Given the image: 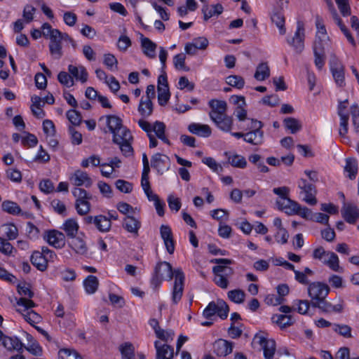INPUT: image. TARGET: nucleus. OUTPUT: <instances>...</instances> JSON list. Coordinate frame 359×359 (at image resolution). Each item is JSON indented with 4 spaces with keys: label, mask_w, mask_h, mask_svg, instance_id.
<instances>
[{
    "label": "nucleus",
    "mask_w": 359,
    "mask_h": 359,
    "mask_svg": "<svg viewBox=\"0 0 359 359\" xmlns=\"http://www.w3.org/2000/svg\"><path fill=\"white\" fill-rule=\"evenodd\" d=\"M175 278L172 289L171 299L173 304H177L182 299L184 292V274L181 269L172 270V266L167 262H158L155 269L151 283L157 289L163 279L170 280Z\"/></svg>",
    "instance_id": "obj_1"
},
{
    "label": "nucleus",
    "mask_w": 359,
    "mask_h": 359,
    "mask_svg": "<svg viewBox=\"0 0 359 359\" xmlns=\"http://www.w3.org/2000/svg\"><path fill=\"white\" fill-rule=\"evenodd\" d=\"M18 308L17 311L20 313L24 319L31 325L34 326V324H38L41 320V317L35 311L31 310L32 308L35 306L34 302L29 299L20 298L17 302Z\"/></svg>",
    "instance_id": "obj_2"
},
{
    "label": "nucleus",
    "mask_w": 359,
    "mask_h": 359,
    "mask_svg": "<svg viewBox=\"0 0 359 359\" xmlns=\"http://www.w3.org/2000/svg\"><path fill=\"white\" fill-rule=\"evenodd\" d=\"M79 183L76 184V187L72 190L73 195L76 198L75 202V208L79 215H86L90 210V203L89 200L91 198V195L87 191L79 187L82 185L83 181H78Z\"/></svg>",
    "instance_id": "obj_3"
},
{
    "label": "nucleus",
    "mask_w": 359,
    "mask_h": 359,
    "mask_svg": "<svg viewBox=\"0 0 359 359\" xmlns=\"http://www.w3.org/2000/svg\"><path fill=\"white\" fill-rule=\"evenodd\" d=\"M138 125L147 133V135L154 131L158 138L161 140L164 143L170 144V140L167 138L165 134V125L163 122L156 121L152 126L148 121L144 119H140L138 121Z\"/></svg>",
    "instance_id": "obj_4"
},
{
    "label": "nucleus",
    "mask_w": 359,
    "mask_h": 359,
    "mask_svg": "<svg viewBox=\"0 0 359 359\" xmlns=\"http://www.w3.org/2000/svg\"><path fill=\"white\" fill-rule=\"evenodd\" d=\"M329 292V286L323 283L313 282L309 284L308 287V294L311 299L313 306L315 302L321 303L325 300Z\"/></svg>",
    "instance_id": "obj_5"
},
{
    "label": "nucleus",
    "mask_w": 359,
    "mask_h": 359,
    "mask_svg": "<svg viewBox=\"0 0 359 359\" xmlns=\"http://www.w3.org/2000/svg\"><path fill=\"white\" fill-rule=\"evenodd\" d=\"M250 131L245 133L244 141L253 145H260L264 142L263 123L256 119H251Z\"/></svg>",
    "instance_id": "obj_6"
},
{
    "label": "nucleus",
    "mask_w": 359,
    "mask_h": 359,
    "mask_svg": "<svg viewBox=\"0 0 359 359\" xmlns=\"http://www.w3.org/2000/svg\"><path fill=\"white\" fill-rule=\"evenodd\" d=\"M299 189V196L302 201L310 205H314L317 203L316 187L308 181H302L298 185Z\"/></svg>",
    "instance_id": "obj_7"
},
{
    "label": "nucleus",
    "mask_w": 359,
    "mask_h": 359,
    "mask_svg": "<svg viewBox=\"0 0 359 359\" xmlns=\"http://www.w3.org/2000/svg\"><path fill=\"white\" fill-rule=\"evenodd\" d=\"M253 344L261 346L265 359H273L276 351V342L273 339H267L263 334H257L254 337Z\"/></svg>",
    "instance_id": "obj_8"
},
{
    "label": "nucleus",
    "mask_w": 359,
    "mask_h": 359,
    "mask_svg": "<svg viewBox=\"0 0 359 359\" xmlns=\"http://www.w3.org/2000/svg\"><path fill=\"white\" fill-rule=\"evenodd\" d=\"M304 24L299 21L294 36L291 39H287L288 44L294 48L297 53H301L304 49Z\"/></svg>",
    "instance_id": "obj_9"
},
{
    "label": "nucleus",
    "mask_w": 359,
    "mask_h": 359,
    "mask_svg": "<svg viewBox=\"0 0 359 359\" xmlns=\"http://www.w3.org/2000/svg\"><path fill=\"white\" fill-rule=\"evenodd\" d=\"M86 224H94L100 232H108L111 226L110 219L107 216L100 215L97 216H86L83 219Z\"/></svg>",
    "instance_id": "obj_10"
},
{
    "label": "nucleus",
    "mask_w": 359,
    "mask_h": 359,
    "mask_svg": "<svg viewBox=\"0 0 359 359\" xmlns=\"http://www.w3.org/2000/svg\"><path fill=\"white\" fill-rule=\"evenodd\" d=\"M43 238L50 245L55 248L61 249L65 245V234L55 229L46 231Z\"/></svg>",
    "instance_id": "obj_11"
},
{
    "label": "nucleus",
    "mask_w": 359,
    "mask_h": 359,
    "mask_svg": "<svg viewBox=\"0 0 359 359\" xmlns=\"http://www.w3.org/2000/svg\"><path fill=\"white\" fill-rule=\"evenodd\" d=\"M53 38L50 39L49 50L54 59L58 60L62 56V33L59 30L53 31Z\"/></svg>",
    "instance_id": "obj_12"
},
{
    "label": "nucleus",
    "mask_w": 359,
    "mask_h": 359,
    "mask_svg": "<svg viewBox=\"0 0 359 359\" xmlns=\"http://www.w3.org/2000/svg\"><path fill=\"white\" fill-rule=\"evenodd\" d=\"M233 348V342L223 339H219L213 344V352L219 357L228 355L232 352Z\"/></svg>",
    "instance_id": "obj_13"
},
{
    "label": "nucleus",
    "mask_w": 359,
    "mask_h": 359,
    "mask_svg": "<svg viewBox=\"0 0 359 359\" xmlns=\"http://www.w3.org/2000/svg\"><path fill=\"white\" fill-rule=\"evenodd\" d=\"M208 104L211 109L209 112V116L211 120L215 117L226 114V111L227 109V104L225 101L212 99L209 101Z\"/></svg>",
    "instance_id": "obj_14"
},
{
    "label": "nucleus",
    "mask_w": 359,
    "mask_h": 359,
    "mask_svg": "<svg viewBox=\"0 0 359 359\" xmlns=\"http://www.w3.org/2000/svg\"><path fill=\"white\" fill-rule=\"evenodd\" d=\"M276 205L279 210L283 211L287 215H294L297 212V208H299V203L290 199L288 197L278 198L276 201Z\"/></svg>",
    "instance_id": "obj_15"
},
{
    "label": "nucleus",
    "mask_w": 359,
    "mask_h": 359,
    "mask_svg": "<svg viewBox=\"0 0 359 359\" xmlns=\"http://www.w3.org/2000/svg\"><path fill=\"white\" fill-rule=\"evenodd\" d=\"M341 213L345 220L349 224H354L359 219V208L351 203H344Z\"/></svg>",
    "instance_id": "obj_16"
},
{
    "label": "nucleus",
    "mask_w": 359,
    "mask_h": 359,
    "mask_svg": "<svg viewBox=\"0 0 359 359\" xmlns=\"http://www.w3.org/2000/svg\"><path fill=\"white\" fill-rule=\"evenodd\" d=\"M160 233L168 252L170 255L172 254L175 251V244L170 227L168 225H161L160 227Z\"/></svg>",
    "instance_id": "obj_17"
},
{
    "label": "nucleus",
    "mask_w": 359,
    "mask_h": 359,
    "mask_svg": "<svg viewBox=\"0 0 359 359\" xmlns=\"http://www.w3.org/2000/svg\"><path fill=\"white\" fill-rule=\"evenodd\" d=\"M107 125L109 131L114 135V138L119 140L118 133L121 132V130H125V127L122 124V120L114 115H109L106 116Z\"/></svg>",
    "instance_id": "obj_18"
},
{
    "label": "nucleus",
    "mask_w": 359,
    "mask_h": 359,
    "mask_svg": "<svg viewBox=\"0 0 359 359\" xmlns=\"http://www.w3.org/2000/svg\"><path fill=\"white\" fill-rule=\"evenodd\" d=\"M169 158L166 155L156 154L151 159V166L156 169L158 172L163 173L169 168Z\"/></svg>",
    "instance_id": "obj_19"
},
{
    "label": "nucleus",
    "mask_w": 359,
    "mask_h": 359,
    "mask_svg": "<svg viewBox=\"0 0 359 359\" xmlns=\"http://www.w3.org/2000/svg\"><path fill=\"white\" fill-rule=\"evenodd\" d=\"M156 351V359H172L174 349L168 344H161L158 341L154 342Z\"/></svg>",
    "instance_id": "obj_20"
},
{
    "label": "nucleus",
    "mask_w": 359,
    "mask_h": 359,
    "mask_svg": "<svg viewBox=\"0 0 359 359\" xmlns=\"http://www.w3.org/2000/svg\"><path fill=\"white\" fill-rule=\"evenodd\" d=\"M213 262L217 264L212 269L215 274L220 273L230 276L233 273V269L228 266V265L231 264V260L228 259H215Z\"/></svg>",
    "instance_id": "obj_21"
},
{
    "label": "nucleus",
    "mask_w": 359,
    "mask_h": 359,
    "mask_svg": "<svg viewBox=\"0 0 359 359\" xmlns=\"http://www.w3.org/2000/svg\"><path fill=\"white\" fill-rule=\"evenodd\" d=\"M68 72L73 79L81 81L82 83H85L88 81V74L83 66L76 67L69 65L68 66Z\"/></svg>",
    "instance_id": "obj_22"
},
{
    "label": "nucleus",
    "mask_w": 359,
    "mask_h": 359,
    "mask_svg": "<svg viewBox=\"0 0 359 359\" xmlns=\"http://www.w3.org/2000/svg\"><path fill=\"white\" fill-rule=\"evenodd\" d=\"M140 41L144 54L149 58H154L156 57L157 44L149 38L144 36L143 34L140 36Z\"/></svg>",
    "instance_id": "obj_23"
},
{
    "label": "nucleus",
    "mask_w": 359,
    "mask_h": 359,
    "mask_svg": "<svg viewBox=\"0 0 359 359\" xmlns=\"http://www.w3.org/2000/svg\"><path fill=\"white\" fill-rule=\"evenodd\" d=\"M212 121L215 123L216 126L221 130L228 133L233 128V120L231 116L224 115L219 117H215Z\"/></svg>",
    "instance_id": "obj_24"
},
{
    "label": "nucleus",
    "mask_w": 359,
    "mask_h": 359,
    "mask_svg": "<svg viewBox=\"0 0 359 359\" xmlns=\"http://www.w3.org/2000/svg\"><path fill=\"white\" fill-rule=\"evenodd\" d=\"M188 130L196 135L208 137L212 134V130L208 125L192 123L188 126Z\"/></svg>",
    "instance_id": "obj_25"
},
{
    "label": "nucleus",
    "mask_w": 359,
    "mask_h": 359,
    "mask_svg": "<svg viewBox=\"0 0 359 359\" xmlns=\"http://www.w3.org/2000/svg\"><path fill=\"white\" fill-rule=\"evenodd\" d=\"M122 359H145L144 354L140 353L135 355V348L132 344L125 343L120 346Z\"/></svg>",
    "instance_id": "obj_26"
},
{
    "label": "nucleus",
    "mask_w": 359,
    "mask_h": 359,
    "mask_svg": "<svg viewBox=\"0 0 359 359\" xmlns=\"http://www.w3.org/2000/svg\"><path fill=\"white\" fill-rule=\"evenodd\" d=\"M61 229L65 232L67 237L72 238L76 236L79 225L75 219L69 218L65 221Z\"/></svg>",
    "instance_id": "obj_27"
},
{
    "label": "nucleus",
    "mask_w": 359,
    "mask_h": 359,
    "mask_svg": "<svg viewBox=\"0 0 359 359\" xmlns=\"http://www.w3.org/2000/svg\"><path fill=\"white\" fill-rule=\"evenodd\" d=\"M313 307L318 308L327 313H341L344 309V304L342 302H340L333 305L331 303L323 300L321 303L315 302L313 304Z\"/></svg>",
    "instance_id": "obj_28"
},
{
    "label": "nucleus",
    "mask_w": 359,
    "mask_h": 359,
    "mask_svg": "<svg viewBox=\"0 0 359 359\" xmlns=\"http://www.w3.org/2000/svg\"><path fill=\"white\" fill-rule=\"evenodd\" d=\"M123 226L128 232L137 234L141 222L133 215H128L124 218Z\"/></svg>",
    "instance_id": "obj_29"
},
{
    "label": "nucleus",
    "mask_w": 359,
    "mask_h": 359,
    "mask_svg": "<svg viewBox=\"0 0 359 359\" xmlns=\"http://www.w3.org/2000/svg\"><path fill=\"white\" fill-rule=\"evenodd\" d=\"M2 345L8 351H20L23 348V344L16 337L5 336Z\"/></svg>",
    "instance_id": "obj_30"
},
{
    "label": "nucleus",
    "mask_w": 359,
    "mask_h": 359,
    "mask_svg": "<svg viewBox=\"0 0 359 359\" xmlns=\"http://www.w3.org/2000/svg\"><path fill=\"white\" fill-rule=\"evenodd\" d=\"M224 154L227 158L228 163L232 166L240 168H243L246 166L247 161L243 156L227 151Z\"/></svg>",
    "instance_id": "obj_31"
},
{
    "label": "nucleus",
    "mask_w": 359,
    "mask_h": 359,
    "mask_svg": "<svg viewBox=\"0 0 359 359\" xmlns=\"http://www.w3.org/2000/svg\"><path fill=\"white\" fill-rule=\"evenodd\" d=\"M222 12L223 6L220 4L213 5L211 8L208 4H205L203 5L202 8V13H203V18L205 21L215 15H220Z\"/></svg>",
    "instance_id": "obj_32"
},
{
    "label": "nucleus",
    "mask_w": 359,
    "mask_h": 359,
    "mask_svg": "<svg viewBox=\"0 0 359 359\" xmlns=\"http://www.w3.org/2000/svg\"><path fill=\"white\" fill-rule=\"evenodd\" d=\"M72 250L77 254L86 255L88 252V247L85 241L81 237H74L70 243Z\"/></svg>",
    "instance_id": "obj_33"
},
{
    "label": "nucleus",
    "mask_w": 359,
    "mask_h": 359,
    "mask_svg": "<svg viewBox=\"0 0 359 359\" xmlns=\"http://www.w3.org/2000/svg\"><path fill=\"white\" fill-rule=\"evenodd\" d=\"M43 255V253H39V251H34L31 256V262L39 271H44L48 266L46 258Z\"/></svg>",
    "instance_id": "obj_34"
},
{
    "label": "nucleus",
    "mask_w": 359,
    "mask_h": 359,
    "mask_svg": "<svg viewBox=\"0 0 359 359\" xmlns=\"http://www.w3.org/2000/svg\"><path fill=\"white\" fill-rule=\"evenodd\" d=\"M138 111L144 118L150 116L153 113V103L151 100L142 98L138 106Z\"/></svg>",
    "instance_id": "obj_35"
},
{
    "label": "nucleus",
    "mask_w": 359,
    "mask_h": 359,
    "mask_svg": "<svg viewBox=\"0 0 359 359\" xmlns=\"http://www.w3.org/2000/svg\"><path fill=\"white\" fill-rule=\"evenodd\" d=\"M344 172L346 177L350 179L355 178L358 172V162L355 159L348 158L346 160V165L344 166Z\"/></svg>",
    "instance_id": "obj_36"
},
{
    "label": "nucleus",
    "mask_w": 359,
    "mask_h": 359,
    "mask_svg": "<svg viewBox=\"0 0 359 359\" xmlns=\"http://www.w3.org/2000/svg\"><path fill=\"white\" fill-rule=\"evenodd\" d=\"M98 285L99 280L95 276L90 275L83 281L86 292L89 294H94L97 291Z\"/></svg>",
    "instance_id": "obj_37"
},
{
    "label": "nucleus",
    "mask_w": 359,
    "mask_h": 359,
    "mask_svg": "<svg viewBox=\"0 0 359 359\" xmlns=\"http://www.w3.org/2000/svg\"><path fill=\"white\" fill-rule=\"evenodd\" d=\"M283 124L285 128L289 130L292 134L297 133L302 128L301 122L293 117L285 118L283 120Z\"/></svg>",
    "instance_id": "obj_38"
},
{
    "label": "nucleus",
    "mask_w": 359,
    "mask_h": 359,
    "mask_svg": "<svg viewBox=\"0 0 359 359\" xmlns=\"http://www.w3.org/2000/svg\"><path fill=\"white\" fill-rule=\"evenodd\" d=\"M270 76V69L266 62L260 63L256 69L254 77L257 81H264Z\"/></svg>",
    "instance_id": "obj_39"
},
{
    "label": "nucleus",
    "mask_w": 359,
    "mask_h": 359,
    "mask_svg": "<svg viewBox=\"0 0 359 359\" xmlns=\"http://www.w3.org/2000/svg\"><path fill=\"white\" fill-rule=\"evenodd\" d=\"M325 264L327 265L332 270L334 271H339V258L338 256L332 252H328L327 255L322 261Z\"/></svg>",
    "instance_id": "obj_40"
},
{
    "label": "nucleus",
    "mask_w": 359,
    "mask_h": 359,
    "mask_svg": "<svg viewBox=\"0 0 359 359\" xmlns=\"http://www.w3.org/2000/svg\"><path fill=\"white\" fill-rule=\"evenodd\" d=\"M271 18L272 22L279 29L280 34L283 35L285 34L286 29L285 27V18L283 14L280 11H276L272 13Z\"/></svg>",
    "instance_id": "obj_41"
},
{
    "label": "nucleus",
    "mask_w": 359,
    "mask_h": 359,
    "mask_svg": "<svg viewBox=\"0 0 359 359\" xmlns=\"http://www.w3.org/2000/svg\"><path fill=\"white\" fill-rule=\"evenodd\" d=\"M27 340L29 343L25 348L31 354L36 356H40L42 354V348L41 346L34 341L32 337L30 334H27Z\"/></svg>",
    "instance_id": "obj_42"
},
{
    "label": "nucleus",
    "mask_w": 359,
    "mask_h": 359,
    "mask_svg": "<svg viewBox=\"0 0 359 359\" xmlns=\"http://www.w3.org/2000/svg\"><path fill=\"white\" fill-rule=\"evenodd\" d=\"M273 319L281 328L290 326L294 322V319L290 315H276Z\"/></svg>",
    "instance_id": "obj_43"
},
{
    "label": "nucleus",
    "mask_w": 359,
    "mask_h": 359,
    "mask_svg": "<svg viewBox=\"0 0 359 359\" xmlns=\"http://www.w3.org/2000/svg\"><path fill=\"white\" fill-rule=\"evenodd\" d=\"M332 330L339 335L344 337V338H351L352 337L351 334V327L347 325L344 324H333Z\"/></svg>",
    "instance_id": "obj_44"
},
{
    "label": "nucleus",
    "mask_w": 359,
    "mask_h": 359,
    "mask_svg": "<svg viewBox=\"0 0 359 359\" xmlns=\"http://www.w3.org/2000/svg\"><path fill=\"white\" fill-rule=\"evenodd\" d=\"M228 297L236 304H241L245 300V293L241 289L232 290L228 292Z\"/></svg>",
    "instance_id": "obj_45"
},
{
    "label": "nucleus",
    "mask_w": 359,
    "mask_h": 359,
    "mask_svg": "<svg viewBox=\"0 0 359 359\" xmlns=\"http://www.w3.org/2000/svg\"><path fill=\"white\" fill-rule=\"evenodd\" d=\"M2 231L8 240H14L18 235V228L13 224H6L3 225Z\"/></svg>",
    "instance_id": "obj_46"
},
{
    "label": "nucleus",
    "mask_w": 359,
    "mask_h": 359,
    "mask_svg": "<svg viewBox=\"0 0 359 359\" xmlns=\"http://www.w3.org/2000/svg\"><path fill=\"white\" fill-rule=\"evenodd\" d=\"M310 305L309 300L297 299L294 302L293 307L299 313L306 315L308 313Z\"/></svg>",
    "instance_id": "obj_47"
},
{
    "label": "nucleus",
    "mask_w": 359,
    "mask_h": 359,
    "mask_svg": "<svg viewBox=\"0 0 359 359\" xmlns=\"http://www.w3.org/2000/svg\"><path fill=\"white\" fill-rule=\"evenodd\" d=\"M1 207L4 212L11 215H18L21 211L20 206L16 203L11 201H4Z\"/></svg>",
    "instance_id": "obj_48"
},
{
    "label": "nucleus",
    "mask_w": 359,
    "mask_h": 359,
    "mask_svg": "<svg viewBox=\"0 0 359 359\" xmlns=\"http://www.w3.org/2000/svg\"><path fill=\"white\" fill-rule=\"evenodd\" d=\"M186 55L184 53H179L173 57V65L176 69L188 72L189 68L185 64Z\"/></svg>",
    "instance_id": "obj_49"
},
{
    "label": "nucleus",
    "mask_w": 359,
    "mask_h": 359,
    "mask_svg": "<svg viewBox=\"0 0 359 359\" xmlns=\"http://www.w3.org/2000/svg\"><path fill=\"white\" fill-rule=\"evenodd\" d=\"M226 82L231 86L241 89L245 85V81L243 77L238 75H231L226 77Z\"/></svg>",
    "instance_id": "obj_50"
},
{
    "label": "nucleus",
    "mask_w": 359,
    "mask_h": 359,
    "mask_svg": "<svg viewBox=\"0 0 359 359\" xmlns=\"http://www.w3.org/2000/svg\"><path fill=\"white\" fill-rule=\"evenodd\" d=\"M58 359H82V358L76 351L63 348L58 352Z\"/></svg>",
    "instance_id": "obj_51"
},
{
    "label": "nucleus",
    "mask_w": 359,
    "mask_h": 359,
    "mask_svg": "<svg viewBox=\"0 0 359 359\" xmlns=\"http://www.w3.org/2000/svg\"><path fill=\"white\" fill-rule=\"evenodd\" d=\"M57 80L61 84L68 88L74 85V79L66 72H60L57 75Z\"/></svg>",
    "instance_id": "obj_52"
},
{
    "label": "nucleus",
    "mask_w": 359,
    "mask_h": 359,
    "mask_svg": "<svg viewBox=\"0 0 359 359\" xmlns=\"http://www.w3.org/2000/svg\"><path fill=\"white\" fill-rule=\"evenodd\" d=\"M316 25L317 28L316 37H321L323 39H327L328 36L323 19L318 15L316 18Z\"/></svg>",
    "instance_id": "obj_53"
},
{
    "label": "nucleus",
    "mask_w": 359,
    "mask_h": 359,
    "mask_svg": "<svg viewBox=\"0 0 359 359\" xmlns=\"http://www.w3.org/2000/svg\"><path fill=\"white\" fill-rule=\"evenodd\" d=\"M351 114L355 132L359 134V107L357 104L351 107Z\"/></svg>",
    "instance_id": "obj_54"
},
{
    "label": "nucleus",
    "mask_w": 359,
    "mask_h": 359,
    "mask_svg": "<svg viewBox=\"0 0 359 359\" xmlns=\"http://www.w3.org/2000/svg\"><path fill=\"white\" fill-rule=\"evenodd\" d=\"M156 337L165 343L173 340L175 333L172 330H165L163 329L156 330Z\"/></svg>",
    "instance_id": "obj_55"
},
{
    "label": "nucleus",
    "mask_w": 359,
    "mask_h": 359,
    "mask_svg": "<svg viewBox=\"0 0 359 359\" xmlns=\"http://www.w3.org/2000/svg\"><path fill=\"white\" fill-rule=\"evenodd\" d=\"M158 90V101L161 106L165 105L170 97L169 88H157Z\"/></svg>",
    "instance_id": "obj_56"
},
{
    "label": "nucleus",
    "mask_w": 359,
    "mask_h": 359,
    "mask_svg": "<svg viewBox=\"0 0 359 359\" xmlns=\"http://www.w3.org/2000/svg\"><path fill=\"white\" fill-rule=\"evenodd\" d=\"M67 118L74 126H79L81 123V116L80 113L75 109L69 110L67 114Z\"/></svg>",
    "instance_id": "obj_57"
},
{
    "label": "nucleus",
    "mask_w": 359,
    "mask_h": 359,
    "mask_svg": "<svg viewBox=\"0 0 359 359\" xmlns=\"http://www.w3.org/2000/svg\"><path fill=\"white\" fill-rule=\"evenodd\" d=\"M142 187L146 194L149 201H154V203L159 200L158 196L153 193L151 189L149 181H141Z\"/></svg>",
    "instance_id": "obj_58"
},
{
    "label": "nucleus",
    "mask_w": 359,
    "mask_h": 359,
    "mask_svg": "<svg viewBox=\"0 0 359 359\" xmlns=\"http://www.w3.org/2000/svg\"><path fill=\"white\" fill-rule=\"evenodd\" d=\"M167 201H168L169 208L171 210L177 212L181 208L182 204H181L180 199L179 198L175 196L173 194H170L168 197Z\"/></svg>",
    "instance_id": "obj_59"
},
{
    "label": "nucleus",
    "mask_w": 359,
    "mask_h": 359,
    "mask_svg": "<svg viewBox=\"0 0 359 359\" xmlns=\"http://www.w3.org/2000/svg\"><path fill=\"white\" fill-rule=\"evenodd\" d=\"M338 8L344 17L351 15V8L348 4V0H335Z\"/></svg>",
    "instance_id": "obj_60"
},
{
    "label": "nucleus",
    "mask_w": 359,
    "mask_h": 359,
    "mask_svg": "<svg viewBox=\"0 0 359 359\" xmlns=\"http://www.w3.org/2000/svg\"><path fill=\"white\" fill-rule=\"evenodd\" d=\"M13 245L5 238L0 237V252L7 256L12 255Z\"/></svg>",
    "instance_id": "obj_61"
},
{
    "label": "nucleus",
    "mask_w": 359,
    "mask_h": 359,
    "mask_svg": "<svg viewBox=\"0 0 359 359\" xmlns=\"http://www.w3.org/2000/svg\"><path fill=\"white\" fill-rule=\"evenodd\" d=\"M217 307L218 309L216 313L218 315V316H219L222 319L226 318L229 311V308L226 302L223 301H217Z\"/></svg>",
    "instance_id": "obj_62"
},
{
    "label": "nucleus",
    "mask_w": 359,
    "mask_h": 359,
    "mask_svg": "<svg viewBox=\"0 0 359 359\" xmlns=\"http://www.w3.org/2000/svg\"><path fill=\"white\" fill-rule=\"evenodd\" d=\"M202 162L215 172H219L222 170V165L212 157L203 158Z\"/></svg>",
    "instance_id": "obj_63"
},
{
    "label": "nucleus",
    "mask_w": 359,
    "mask_h": 359,
    "mask_svg": "<svg viewBox=\"0 0 359 359\" xmlns=\"http://www.w3.org/2000/svg\"><path fill=\"white\" fill-rule=\"evenodd\" d=\"M43 129L47 137H54L55 128L52 121L49 119L44 120L43 122Z\"/></svg>",
    "instance_id": "obj_64"
}]
</instances>
